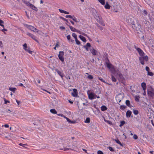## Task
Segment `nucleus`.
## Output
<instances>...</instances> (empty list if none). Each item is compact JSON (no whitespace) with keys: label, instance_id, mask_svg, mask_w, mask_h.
Segmentation results:
<instances>
[{"label":"nucleus","instance_id":"a211bd4d","mask_svg":"<svg viewBox=\"0 0 154 154\" xmlns=\"http://www.w3.org/2000/svg\"><path fill=\"white\" fill-rule=\"evenodd\" d=\"M91 46V45L89 43H87L84 46V47L85 48L86 50L87 51H88L89 50L88 48L90 47Z\"/></svg>","mask_w":154,"mask_h":154},{"label":"nucleus","instance_id":"72a5a7b5","mask_svg":"<svg viewBox=\"0 0 154 154\" xmlns=\"http://www.w3.org/2000/svg\"><path fill=\"white\" fill-rule=\"evenodd\" d=\"M140 97L139 96H136L135 97V100L137 102L139 101V98Z\"/></svg>","mask_w":154,"mask_h":154},{"label":"nucleus","instance_id":"13d9d810","mask_svg":"<svg viewBox=\"0 0 154 154\" xmlns=\"http://www.w3.org/2000/svg\"><path fill=\"white\" fill-rule=\"evenodd\" d=\"M99 22V23H100L103 26H105L104 23L102 21V18H101V21L100 22Z\"/></svg>","mask_w":154,"mask_h":154},{"label":"nucleus","instance_id":"9b49d317","mask_svg":"<svg viewBox=\"0 0 154 154\" xmlns=\"http://www.w3.org/2000/svg\"><path fill=\"white\" fill-rule=\"evenodd\" d=\"M109 3L111 4L112 6H113V7H115L116 5H117V3L116 2L117 0H108Z\"/></svg>","mask_w":154,"mask_h":154},{"label":"nucleus","instance_id":"aec40b11","mask_svg":"<svg viewBox=\"0 0 154 154\" xmlns=\"http://www.w3.org/2000/svg\"><path fill=\"white\" fill-rule=\"evenodd\" d=\"M141 86L144 91H146V84L145 82H142L141 84Z\"/></svg>","mask_w":154,"mask_h":154},{"label":"nucleus","instance_id":"8fccbe9b","mask_svg":"<svg viewBox=\"0 0 154 154\" xmlns=\"http://www.w3.org/2000/svg\"><path fill=\"white\" fill-rule=\"evenodd\" d=\"M143 58V60H145L146 61H147L148 60V57L147 56H145L144 57H142Z\"/></svg>","mask_w":154,"mask_h":154},{"label":"nucleus","instance_id":"09e8293b","mask_svg":"<svg viewBox=\"0 0 154 154\" xmlns=\"http://www.w3.org/2000/svg\"><path fill=\"white\" fill-rule=\"evenodd\" d=\"M108 149L111 152L114 151V149L112 147H111V146L109 147Z\"/></svg>","mask_w":154,"mask_h":154},{"label":"nucleus","instance_id":"ea45409f","mask_svg":"<svg viewBox=\"0 0 154 154\" xmlns=\"http://www.w3.org/2000/svg\"><path fill=\"white\" fill-rule=\"evenodd\" d=\"M90 122V118H87L85 121V122L86 123H89Z\"/></svg>","mask_w":154,"mask_h":154},{"label":"nucleus","instance_id":"3c124183","mask_svg":"<svg viewBox=\"0 0 154 154\" xmlns=\"http://www.w3.org/2000/svg\"><path fill=\"white\" fill-rule=\"evenodd\" d=\"M62 149L64 151H66V150H72V149H71V148H64L63 149Z\"/></svg>","mask_w":154,"mask_h":154},{"label":"nucleus","instance_id":"c85d7f7f","mask_svg":"<svg viewBox=\"0 0 154 154\" xmlns=\"http://www.w3.org/2000/svg\"><path fill=\"white\" fill-rule=\"evenodd\" d=\"M125 124V121H122L120 122V124L119 125V126L120 127H122V126Z\"/></svg>","mask_w":154,"mask_h":154},{"label":"nucleus","instance_id":"2f4dec72","mask_svg":"<svg viewBox=\"0 0 154 154\" xmlns=\"http://www.w3.org/2000/svg\"><path fill=\"white\" fill-rule=\"evenodd\" d=\"M71 30L73 32H75L76 29L71 26H69Z\"/></svg>","mask_w":154,"mask_h":154},{"label":"nucleus","instance_id":"4468645a","mask_svg":"<svg viewBox=\"0 0 154 154\" xmlns=\"http://www.w3.org/2000/svg\"><path fill=\"white\" fill-rule=\"evenodd\" d=\"M90 51L93 55L95 56L97 55V52L94 48H91Z\"/></svg>","mask_w":154,"mask_h":154},{"label":"nucleus","instance_id":"f3484780","mask_svg":"<svg viewBox=\"0 0 154 154\" xmlns=\"http://www.w3.org/2000/svg\"><path fill=\"white\" fill-rule=\"evenodd\" d=\"M137 51L140 56H143L144 55V53L143 51L140 48H137Z\"/></svg>","mask_w":154,"mask_h":154},{"label":"nucleus","instance_id":"f704fd0d","mask_svg":"<svg viewBox=\"0 0 154 154\" xmlns=\"http://www.w3.org/2000/svg\"><path fill=\"white\" fill-rule=\"evenodd\" d=\"M98 0L102 5H105V0Z\"/></svg>","mask_w":154,"mask_h":154},{"label":"nucleus","instance_id":"864d4df0","mask_svg":"<svg viewBox=\"0 0 154 154\" xmlns=\"http://www.w3.org/2000/svg\"><path fill=\"white\" fill-rule=\"evenodd\" d=\"M98 79L99 80H100L101 82H105V81L101 77H99Z\"/></svg>","mask_w":154,"mask_h":154},{"label":"nucleus","instance_id":"e2e57ef3","mask_svg":"<svg viewBox=\"0 0 154 154\" xmlns=\"http://www.w3.org/2000/svg\"><path fill=\"white\" fill-rule=\"evenodd\" d=\"M72 16H71L70 15H66L65 16V17L66 18H69L71 19V18H72Z\"/></svg>","mask_w":154,"mask_h":154},{"label":"nucleus","instance_id":"4c0bfd02","mask_svg":"<svg viewBox=\"0 0 154 154\" xmlns=\"http://www.w3.org/2000/svg\"><path fill=\"white\" fill-rule=\"evenodd\" d=\"M24 2L25 4H26L27 5V6H29L30 7L32 5V4H31L30 3H29V2H27L25 1Z\"/></svg>","mask_w":154,"mask_h":154},{"label":"nucleus","instance_id":"4be33fe9","mask_svg":"<svg viewBox=\"0 0 154 154\" xmlns=\"http://www.w3.org/2000/svg\"><path fill=\"white\" fill-rule=\"evenodd\" d=\"M30 7L32 9L35 11H38L37 8L32 4V5Z\"/></svg>","mask_w":154,"mask_h":154},{"label":"nucleus","instance_id":"338daca9","mask_svg":"<svg viewBox=\"0 0 154 154\" xmlns=\"http://www.w3.org/2000/svg\"><path fill=\"white\" fill-rule=\"evenodd\" d=\"M143 12L146 15H147L148 13L146 10H144L143 11Z\"/></svg>","mask_w":154,"mask_h":154},{"label":"nucleus","instance_id":"69168bd1","mask_svg":"<svg viewBox=\"0 0 154 154\" xmlns=\"http://www.w3.org/2000/svg\"><path fill=\"white\" fill-rule=\"evenodd\" d=\"M70 37H71V36L70 35H68L67 36V38L68 40H70Z\"/></svg>","mask_w":154,"mask_h":154},{"label":"nucleus","instance_id":"b1692460","mask_svg":"<svg viewBox=\"0 0 154 154\" xmlns=\"http://www.w3.org/2000/svg\"><path fill=\"white\" fill-rule=\"evenodd\" d=\"M139 60L140 61L141 63L142 64L144 65V60H143V58L142 57H140L139 58Z\"/></svg>","mask_w":154,"mask_h":154},{"label":"nucleus","instance_id":"7c9ffc66","mask_svg":"<svg viewBox=\"0 0 154 154\" xmlns=\"http://www.w3.org/2000/svg\"><path fill=\"white\" fill-rule=\"evenodd\" d=\"M50 112L54 114H56L57 113V112L55 109H51L50 110Z\"/></svg>","mask_w":154,"mask_h":154},{"label":"nucleus","instance_id":"c03bdc74","mask_svg":"<svg viewBox=\"0 0 154 154\" xmlns=\"http://www.w3.org/2000/svg\"><path fill=\"white\" fill-rule=\"evenodd\" d=\"M72 35L74 37L75 40L77 38V35L75 33H72Z\"/></svg>","mask_w":154,"mask_h":154},{"label":"nucleus","instance_id":"680f3d73","mask_svg":"<svg viewBox=\"0 0 154 154\" xmlns=\"http://www.w3.org/2000/svg\"><path fill=\"white\" fill-rule=\"evenodd\" d=\"M133 138H134V139L136 140L138 138V137H137V136L136 135L134 134L133 136Z\"/></svg>","mask_w":154,"mask_h":154},{"label":"nucleus","instance_id":"dca6fc26","mask_svg":"<svg viewBox=\"0 0 154 154\" xmlns=\"http://www.w3.org/2000/svg\"><path fill=\"white\" fill-rule=\"evenodd\" d=\"M24 26L27 28L33 31L34 29V27L32 26L31 25H29L27 24H24Z\"/></svg>","mask_w":154,"mask_h":154},{"label":"nucleus","instance_id":"4d7b16f0","mask_svg":"<svg viewBox=\"0 0 154 154\" xmlns=\"http://www.w3.org/2000/svg\"><path fill=\"white\" fill-rule=\"evenodd\" d=\"M59 10L60 12L61 13H65V11H64L63 10L60 9H59Z\"/></svg>","mask_w":154,"mask_h":154},{"label":"nucleus","instance_id":"c756f323","mask_svg":"<svg viewBox=\"0 0 154 154\" xmlns=\"http://www.w3.org/2000/svg\"><path fill=\"white\" fill-rule=\"evenodd\" d=\"M17 89L16 88H9V90L10 91H11L13 92H14Z\"/></svg>","mask_w":154,"mask_h":154},{"label":"nucleus","instance_id":"0eeeda50","mask_svg":"<svg viewBox=\"0 0 154 154\" xmlns=\"http://www.w3.org/2000/svg\"><path fill=\"white\" fill-rule=\"evenodd\" d=\"M126 21L127 23L131 24L132 25L135 23L134 21V18L132 17L127 18Z\"/></svg>","mask_w":154,"mask_h":154},{"label":"nucleus","instance_id":"de8ad7c7","mask_svg":"<svg viewBox=\"0 0 154 154\" xmlns=\"http://www.w3.org/2000/svg\"><path fill=\"white\" fill-rule=\"evenodd\" d=\"M147 74L149 75L152 76L153 75V74L151 72L149 71L148 72H147Z\"/></svg>","mask_w":154,"mask_h":154},{"label":"nucleus","instance_id":"6e6552de","mask_svg":"<svg viewBox=\"0 0 154 154\" xmlns=\"http://www.w3.org/2000/svg\"><path fill=\"white\" fill-rule=\"evenodd\" d=\"M123 96L121 94H119L118 95L116 96V99L117 102L120 103L121 100L123 99Z\"/></svg>","mask_w":154,"mask_h":154},{"label":"nucleus","instance_id":"20e7f679","mask_svg":"<svg viewBox=\"0 0 154 154\" xmlns=\"http://www.w3.org/2000/svg\"><path fill=\"white\" fill-rule=\"evenodd\" d=\"M147 94L149 96L151 97H154V90L151 87L147 89Z\"/></svg>","mask_w":154,"mask_h":154},{"label":"nucleus","instance_id":"37998d69","mask_svg":"<svg viewBox=\"0 0 154 154\" xmlns=\"http://www.w3.org/2000/svg\"><path fill=\"white\" fill-rule=\"evenodd\" d=\"M112 80L114 82H116V79L112 75Z\"/></svg>","mask_w":154,"mask_h":154},{"label":"nucleus","instance_id":"f8f14e48","mask_svg":"<svg viewBox=\"0 0 154 154\" xmlns=\"http://www.w3.org/2000/svg\"><path fill=\"white\" fill-rule=\"evenodd\" d=\"M26 34L36 42H38V41L36 39V37L34 35L29 32H27Z\"/></svg>","mask_w":154,"mask_h":154},{"label":"nucleus","instance_id":"1a4fd4ad","mask_svg":"<svg viewBox=\"0 0 154 154\" xmlns=\"http://www.w3.org/2000/svg\"><path fill=\"white\" fill-rule=\"evenodd\" d=\"M118 75L119 77V81H121L122 83L125 85V82H124V78L122 74L120 72H119Z\"/></svg>","mask_w":154,"mask_h":154},{"label":"nucleus","instance_id":"473e14b6","mask_svg":"<svg viewBox=\"0 0 154 154\" xmlns=\"http://www.w3.org/2000/svg\"><path fill=\"white\" fill-rule=\"evenodd\" d=\"M125 104H126L127 106L129 107H130V101L129 100H127L125 101Z\"/></svg>","mask_w":154,"mask_h":154},{"label":"nucleus","instance_id":"0e129e2a","mask_svg":"<svg viewBox=\"0 0 154 154\" xmlns=\"http://www.w3.org/2000/svg\"><path fill=\"white\" fill-rule=\"evenodd\" d=\"M145 69H146V70L147 72H149V68L148 66H146V67Z\"/></svg>","mask_w":154,"mask_h":154},{"label":"nucleus","instance_id":"39448f33","mask_svg":"<svg viewBox=\"0 0 154 154\" xmlns=\"http://www.w3.org/2000/svg\"><path fill=\"white\" fill-rule=\"evenodd\" d=\"M107 67L109 69L111 70L113 72H115V70L114 66L111 63H109L107 62H106Z\"/></svg>","mask_w":154,"mask_h":154},{"label":"nucleus","instance_id":"a18cd8bd","mask_svg":"<svg viewBox=\"0 0 154 154\" xmlns=\"http://www.w3.org/2000/svg\"><path fill=\"white\" fill-rule=\"evenodd\" d=\"M88 78L89 79H93V77L91 75H89L88 76Z\"/></svg>","mask_w":154,"mask_h":154},{"label":"nucleus","instance_id":"f257e3e1","mask_svg":"<svg viewBox=\"0 0 154 154\" xmlns=\"http://www.w3.org/2000/svg\"><path fill=\"white\" fill-rule=\"evenodd\" d=\"M132 27L139 33L141 32V30L142 29L141 25L139 23L138 20H136V22L132 25Z\"/></svg>","mask_w":154,"mask_h":154},{"label":"nucleus","instance_id":"412c9836","mask_svg":"<svg viewBox=\"0 0 154 154\" xmlns=\"http://www.w3.org/2000/svg\"><path fill=\"white\" fill-rule=\"evenodd\" d=\"M110 5L108 4V2H106V4L104 6L105 8L106 9H109L110 7Z\"/></svg>","mask_w":154,"mask_h":154},{"label":"nucleus","instance_id":"a878e982","mask_svg":"<svg viewBox=\"0 0 154 154\" xmlns=\"http://www.w3.org/2000/svg\"><path fill=\"white\" fill-rule=\"evenodd\" d=\"M64 117L66 118L68 122L69 123H71L72 124H73L75 123V122L73 121H72L71 120H70L68 118L66 117V116H64Z\"/></svg>","mask_w":154,"mask_h":154},{"label":"nucleus","instance_id":"5fc2aeb1","mask_svg":"<svg viewBox=\"0 0 154 154\" xmlns=\"http://www.w3.org/2000/svg\"><path fill=\"white\" fill-rule=\"evenodd\" d=\"M97 154H104L100 150H98L97 152Z\"/></svg>","mask_w":154,"mask_h":154},{"label":"nucleus","instance_id":"a19ab883","mask_svg":"<svg viewBox=\"0 0 154 154\" xmlns=\"http://www.w3.org/2000/svg\"><path fill=\"white\" fill-rule=\"evenodd\" d=\"M72 18H71L72 20L76 22H78L77 19L76 17H75L73 15L72 16Z\"/></svg>","mask_w":154,"mask_h":154},{"label":"nucleus","instance_id":"9d476101","mask_svg":"<svg viewBox=\"0 0 154 154\" xmlns=\"http://www.w3.org/2000/svg\"><path fill=\"white\" fill-rule=\"evenodd\" d=\"M23 48L24 50L28 52L29 53L32 54V51L29 50V48L27 46V45L26 43H25L23 45Z\"/></svg>","mask_w":154,"mask_h":154},{"label":"nucleus","instance_id":"bb28decb","mask_svg":"<svg viewBox=\"0 0 154 154\" xmlns=\"http://www.w3.org/2000/svg\"><path fill=\"white\" fill-rule=\"evenodd\" d=\"M141 119V116L140 115H138L136 118V120L137 121L140 122Z\"/></svg>","mask_w":154,"mask_h":154},{"label":"nucleus","instance_id":"f03ea898","mask_svg":"<svg viewBox=\"0 0 154 154\" xmlns=\"http://www.w3.org/2000/svg\"><path fill=\"white\" fill-rule=\"evenodd\" d=\"M92 15L98 22H100L101 20V17L99 13L95 9L92 10Z\"/></svg>","mask_w":154,"mask_h":154},{"label":"nucleus","instance_id":"49530a36","mask_svg":"<svg viewBox=\"0 0 154 154\" xmlns=\"http://www.w3.org/2000/svg\"><path fill=\"white\" fill-rule=\"evenodd\" d=\"M76 44L78 45H80L81 44L80 42L79 41L77 38L75 40Z\"/></svg>","mask_w":154,"mask_h":154},{"label":"nucleus","instance_id":"6ab92c4d","mask_svg":"<svg viewBox=\"0 0 154 154\" xmlns=\"http://www.w3.org/2000/svg\"><path fill=\"white\" fill-rule=\"evenodd\" d=\"M132 114L130 110H128L126 113V116L127 118H130Z\"/></svg>","mask_w":154,"mask_h":154},{"label":"nucleus","instance_id":"5701e85b","mask_svg":"<svg viewBox=\"0 0 154 154\" xmlns=\"http://www.w3.org/2000/svg\"><path fill=\"white\" fill-rule=\"evenodd\" d=\"M79 37L83 42H86V40L85 38L83 36L80 35L79 36Z\"/></svg>","mask_w":154,"mask_h":154},{"label":"nucleus","instance_id":"58836bf2","mask_svg":"<svg viewBox=\"0 0 154 154\" xmlns=\"http://www.w3.org/2000/svg\"><path fill=\"white\" fill-rule=\"evenodd\" d=\"M60 19H61L62 20H63L64 21H66V22L70 24V23H69L68 22L67 20L65 19V18H64L63 17H60Z\"/></svg>","mask_w":154,"mask_h":154},{"label":"nucleus","instance_id":"c9c22d12","mask_svg":"<svg viewBox=\"0 0 154 154\" xmlns=\"http://www.w3.org/2000/svg\"><path fill=\"white\" fill-rule=\"evenodd\" d=\"M134 114L135 115H137L138 114V111L136 109H133V111Z\"/></svg>","mask_w":154,"mask_h":154},{"label":"nucleus","instance_id":"052dcab7","mask_svg":"<svg viewBox=\"0 0 154 154\" xmlns=\"http://www.w3.org/2000/svg\"><path fill=\"white\" fill-rule=\"evenodd\" d=\"M19 145L21 146H22L23 147H25V146L27 144H23L22 143H20L19 144Z\"/></svg>","mask_w":154,"mask_h":154},{"label":"nucleus","instance_id":"6e6d98bb","mask_svg":"<svg viewBox=\"0 0 154 154\" xmlns=\"http://www.w3.org/2000/svg\"><path fill=\"white\" fill-rule=\"evenodd\" d=\"M4 100L5 101V104H7V103H10V101L9 100H6L5 98H4Z\"/></svg>","mask_w":154,"mask_h":154},{"label":"nucleus","instance_id":"79ce46f5","mask_svg":"<svg viewBox=\"0 0 154 154\" xmlns=\"http://www.w3.org/2000/svg\"><path fill=\"white\" fill-rule=\"evenodd\" d=\"M104 121L107 122L108 124L110 125H112V123L109 120H106L105 119H104Z\"/></svg>","mask_w":154,"mask_h":154},{"label":"nucleus","instance_id":"ddd939ff","mask_svg":"<svg viewBox=\"0 0 154 154\" xmlns=\"http://www.w3.org/2000/svg\"><path fill=\"white\" fill-rule=\"evenodd\" d=\"M72 95L74 97H77L78 96V91L76 89H73V92L71 93Z\"/></svg>","mask_w":154,"mask_h":154},{"label":"nucleus","instance_id":"774afa93","mask_svg":"<svg viewBox=\"0 0 154 154\" xmlns=\"http://www.w3.org/2000/svg\"><path fill=\"white\" fill-rule=\"evenodd\" d=\"M4 23V22L2 20L0 19V26Z\"/></svg>","mask_w":154,"mask_h":154},{"label":"nucleus","instance_id":"bf43d9fd","mask_svg":"<svg viewBox=\"0 0 154 154\" xmlns=\"http://www.w3.org/2000/svg\"><path fill=\"white\" fill-rule=\"evenodd\" d=\"M33 31L34 32H38V30L36 28H35L34 27V29Z\"/></svg>","mask_w":154,"mask_h":154},{"label":"nucleus","instance_id":"e433bc0d","mask_svg":"<svg viewBox=\"0 0 154 154\" xmlns=\"http://www.w3.org/2000/svg\"><path fill=\"white\" fill-rule=\"evenodd\" d=\"M126 106L125 105H121L120 106V109L123 110H124L126 108Z\"/></svg>","mask_w":154,"mask_h":154},{"label":"nucleus","instance_id":"cd10ccee","mask_svg":"<svg viewBox=\"0 0 154 154\" xmlns=\"http://www.w3.org/2000/svg\"><path fill=\"white\" fill-rule=\"evenodd\" d=\"M114 140L116 142V143L119 144L121 146H123V145L121 143L120 141L118 139H115Z\"/></svg>","mask_w":154,"mask_h":154},{"label":"nucleus","instance_id":"7ed1b4c3","mask_svg":"<svg viewBox=\"0 0 154 154\" xmlns=\"http://www.w3.org/2000/svg\"><path fill=\"white\" fill-rule=\"evenodd\" d=\"M87 93L88 96V98L91 100H92L96 98L97 95L93 92H91V90H89L87 91Z\"/></svg>","mask_w":154,"mask_h":154},{"label":"nucleus","instance_id":"603ef678","mask_svg":"<svg viewBox=\"0 0 154 154\" xmlns=\"http://www.w3.org/2000/svg\"><path fill=\"white\" fill-rule=\"evenodd\" d=\"M96 25H97V27H99V29H100L101 30H103V27L101 26H99L98 24H97V23H96Z\"/></svg>","mask_w":154,"mask_h":154},{"label":"nucleus","instance_id":"393cba45","mask_svg":"<svg viewBox=\"0 0 154 154\" xmlns=\"http://www.w3.org/2000/svg\"><path fill=\"white\" fill-rule=\"evenodd\" d=\"M101 109L102 111H103L106 110L107 109V108L105 106L103 105L101 107Z\"/></svg>","mask_w":154,"mask_h":154},{"label":"nucleus","instance_id":"2eb2a0df","mask_svg":"<svg viewBox=\"0 0 154 154\" xmlns=\"http://www.w3.org/2000/svg\"><path fill=\"white\" fill-rule=\"evenodd\" d=\"M55 70L57 72V74L60 76L62 78L64 76V74L62 72L60 71L58 69H55Z\"/></svg>","mask_w":154,"mask_h":154},{"label":"nucleus","instance_id":"423d86ee","mask_svg":"<svg viewBox=\"0 0 154 154\" xmlns=\"http://www.w3.org/2000/svg\"><path fill=\"white\" fill-rule=\"evenodd\" d=\"M64 52L63 51L59 52V54L58 55L59 59L62 62L64 61V59L63 57Z\"/></svg>","mask_w":154,"mask_h":154}]
</instances>
